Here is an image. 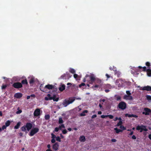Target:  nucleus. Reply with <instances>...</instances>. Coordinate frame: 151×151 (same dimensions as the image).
Listing matches in <instances>:
<instances>
[{
  "mask_svg": "<svg viewBox=\"0 0 151 151\" xmlns=\"http://www.w3.org/2000/svg\"><path fill=\"white\" fill-rule=\"evenodd\" d=\"M40 109L37 108L36 109L34 112V115L35 116H38L40 115Z\"/></svg>",
  "mask_w": 151,
  "mask_h": 151,
  "instance_id": "6",
  "label": "nucleus"
},
{
  "mask_svg": "<svg viewBox=\"0 0 151 151\" xmlns=\"http://www.w3.org/2000/svg\"><path fill=\"white\" fill-rule=\"evenodd\" d=\"M75 100V98H70L68 100H65L63 103V105L66 107L68 105L72 103Z\"/></svg>",
  "mask_w": 151,
  "mask_h": 151,
  "instance_id": "1",
  "label": "nucleus"
},
{
  "mask_svg": "<svg viewBox=\"0 0 151 151\" xmlns=\"http://www.w3.org/2000/svg\"><path fill=\"white\" fill-rule=\"evenodd\" d=\"M39 130V129L37 128H33L31 131L29 135L30 136H32L38 132Z\"/></svg>",
  "mask_w": 151,
  "mask_h": 151,
  "instance_id": "2",
  "label": "nucleus"
},
{
  "mask_svg": "<svg viewBox=\"0 0 151 151\" xmlns=\"http://www.w3.org/2000/svg\"><path fill=\"white\" fill-rule=\"evenodd\" d=\"M51 135L52 136V139H55V138H56V136L53 133L51 134Z\"/></svg>",
  "mask_w": 151,
  "mask_h": 151,
  "instance_id": "39",
  "label": "nucleus"
},
{
  "mask_svg": "<svg viewBox=\"0 0 151 151\" xmlns=\"http://www.w3.org/2000/svg\"><path fill=\"white\" fill-rule=\"evenodd\" d=\"M145 65L146 66H150V63L148 62H147L145 63Z\"/></svg>",
  "mask_w": 151,
  "mask_h": 151,
  "instance_id": "47",
  "label": "nucleus"
},
{
  "mask_svg": "<svg viewBox=\"0 0 151 151\" xmlns=\"http://www.w3.org/2000/svg\"><path fill=\"white\" fill-rule=\"evenodd\" d=\"M46 89L52 90L54 88V86L52 85L48 84L45 86Z\"/></svg>",
  "mask_w": 151,
  "mask_h": 151,
  "instance_id": "8",
  "label": "nucleus"
},
{
  "mask_svg": "<svg viewBox=\"0 0 151 151\" xmlns=\"http://www.w3.org/2000/svg\"><path fill=\"white\" fill-rule=\"evenodd\" d=\"M85 84L84 83H82L81 84H80L79 85V87H81L82 86H84Z\"/></svg>",
  "mask_w": 151,
  "mask_h": 151,
  "instance_id": "48",
  "label": "nucleus"
},
{
  "mask_svg": "<svg viewBox=\"0 0 151 151\" xmlns=\"http://www.w3.org/2000/svg\"><path fill=\"white\" fill-rule=\"evenodd\" d=\"M19 135L20 136L22 137L23 135V133H22V132H20L19 133Z\"/></svg>",
  "mask_w": 151,
  "mask_h": 151,
  "instance_id": "56",
  "label": "nucleus"
},
{
  "mask_svg": "<svg viewBox=\"0 0 151 151\" xmlns=\"http://www.w3.org/2000/svg\"><path fill=\"white\" fill-rule=\"evenodd\" d=\"M12 86L16 88H19L22 87V84L19 82L14 83L13 84Z\"/></svg>",
  "mask_w": 151,
  "mask_h": 151,
  "instance_id": "3",
  "label": "nucleus"
},
{
  "mask_svg": "<svg viewBox=\"0 0 151 151\" xmlns=\"http://www.w3.org/2000/svg\"><path fill=\"white\" fill-rule=\"evenodd\" d=\"M102 113V112L101 111H99L98 112V114H101Z\"/></svg>",
  "mask_w": 151,
  "mask_h": 151,
  "instance_id": "63",
  "label": "nucleus"
},
{
  "mask_svg": "<svg viewBox=\"0 0 151 151\" xmlns=\"http://www.w3.org/2000/svg\"><path fill=\"white\" fill-rule=\"evenodd\" d=\"M107 117H109L110 119H112L113 118V116L112 115H107Z\"/></svg>",
  "mask_w": 151,
  "mask_h": 151,
  "instance_id": "43",
  "label": "nucleus"
},
{
  "mask_svg": "<svg viewBox=\"0 0 151 151\" xmlns=\"http://www.w3.org/2000/svg\"><path fill=\"white\" fill-rule=\"evenodd\" d=\"M22 93H15L14 95V97L17 98L19 99L22 97Z\"/></svg>",
  "mask_w": 151,
  "mask_h": 151,
  "instance_id": "10",
  "label": "nucleus"
},
{
  "mask_svg": "<svg viewBox=\"0 0 151 151\" xmlns=\"http://www.w3.org/2000/svg\"><path fill=\"white\" fill-rule=\"evenodd\" d=\"M59 129L61 130L62 128H65V126L64 124H61L59 126Z\"/></svg>",
  "mask_w": 151,
  "mask_h": 151,
  "instance_id": "31",
  "label": "nucleus"
},
{
  "mask_svg": "<svg viewBox=\"0 0 151 151\" xmlns=\"http://www.w3.org/2000/svg\"><path fill=\"white\" fill-rule=\"evenodd\" d=\"M66 74H64L62 76H60V77L59 78V79H66Z\"/></svg>",
  "mask_w": 151,
  "mask_h": 151,
  "instance_id": "21",
  "label": "nucleus"
},
{
  "mask_svg": "<svg viewBox=\"0 0 151 151\" xmlns=\"http://www.w3.org/2000/svg\"><path fill=\"white\" fill-rule=\"evenodd\" d=\"M147 99L149 101H151V96L149 95H147L146 96Z\"/></svg>",
  "mask_w": 151,
  "mask_h": 151,
  "instance_id": "30",
  "label": "nucleus"
},
{
  "mask_svg": "<svg viewBox=\"0 0 151 151\" xmlns=\"http://www.w3.org/2000/svg\"><path fill=\"white\" fill-rule=\"evenodd\" d=\"M26 128H26V127L25 125H24L21 127V129L22 131L26 132Z\"/></svg>",
  "mask_w": 151,
  "mask_h": 151,
  "instance_id": "23",
  "label": "nucleus"
},
{
  "mask_svg": "<svg viewBox=\"0 0 151 151\" xmlns=\"http://www.w3.org/2000/svg\"><path fill=\"white\" fill-rule=\"evenodd\" d=\"M126 93L127 94V95H131V93H130L129 91H126Z\"/></svg>",
  "mask_w": 151,
  "mask_h": 151,
  "instance_id": "40",
  "label": "nucleus"
},
{
  "mask_svg": "<svg viewBox=\"0 0 151 151\" xmlns=\"http://www.w3.org/2000/svg\"><path fill=\"white\" fill-rule=\"evenodd\" d=\"M119 127L120 128L122 129L123 130H125L126 129V128L125 127H124V126L122 125L120 126Z\"/></svg>",
  "mask_w": 151,
  "mask_h": 151,
  "instance_id": "42",
  "label": "nucleus"
},
{
  "mask_svg": "<svg viewBox=\"0 0 151 151\" xmlns=\"http://www.w3.org/2000/svg\"><path fill=\"white\" fill-rule=\"evenodd\" d=\"M46 151H52L50 149H48Z\"/></svg>",
  "mask_w": 151,
  "mask_h": 151,
  "instance_id": "64",
  "label": "nucleus"
},
{
  "mask_svg": "<svg viewBox=\"0 0 151 151\" xmlns=\"http://www.w3.org/2000/svg\"><path fill=\"white\" fill-rule=\"evenodd\" d=\"M0 116H2V111H0Z\"/></svg>",
  "mask_w": 151,
  "mask_h": 151,
  "instance_id": "61",
  "label": "nucleus"
},
{
  "mask_svg": "<svg viewBox=\"0 0 151 151\" xmlns=\"http://www.w3.org/2000/svg\"><path fill=\"white\" fill-rule=\"evenodd\" d=\"M62 132L63 134H65L67 133L68 132L66 129L62 130Z\"/></svg>",
  "mask_w": 151,
  "mask_h": 151,
  "instance_id": "36",
  "label": "nucleus"
},
{
  "mask_svg": "<svg viewBox=\"0 0 151 151\" xmlns=\"http://www.w3.org/2000/svg\"><path fill=\"white\" fill-rule=\"evenodd\" d=\"M142 90H146L147 91H151V87L149 86H145L143 87Z\"/></svg>",
  "mask_w": 151,
  "mask_h": 151,
  "instance_id": "16",
  "label": "nucleus"
},
{
  "mask_svg": "<svg viewBox=\"0 0 151 151\" xmlns=\"http://www.w3.org/2000/svg\"><path fill=\"white\" fill-rule=\"evenodd\" d=\"M116 140L115 139H111V141L113 142H116Z\"/></svg>",
  "mask_w": 151,
  "mask_h": 151,
  "instance_id": "49",
  "label": "nucleus"
},
{
  "mask_svg": "<svg viewBox=\"0 0 151 151\" xmlns=\"http://www.w3.org/2000/svg\"><path fill=\"white\" fill-rule=\"evenodd\" d=\"M50 147H51L50 145H49V144L48 145H47V148H48L49 149H50Z\"/></svg>",
  "mask_w": 151,
  "mask_h": 151,
  "instance_id": "58",
  "label": "nucleus"
},
{
  "mask_svg": "<svg viewBox=\"0 0 151 151\" xmlns=\"http://www.w3.org/2000/svg\"><path fill=\"white\" fill-rule=\"evenodd\" d=\"M52 98V97L51 96V95L48 94L47 95V97L45 98V99L46 101H48L49 100H52L51 99Z\"/></svg>",
  "mask_w": 151,
  "mask_h": 151,
  "instance_id": "17",
  "label": "nucleus"
},
{
  "mask_svg": "<svg viewBox=\"0 0 151 151\" xmlns=\"http://www.w3.org/2000/svg\"><path fill=\"white\" fill-rule=\"evenodd\" d=\"M118 106L119 108L124 109L126 108V104L124 102H121L119 103Z\"/></svg>",
  "mask_w": 151,
  "mask_h": 151,
  "instance_id": "4",
  "label": "nucleus"
},
{
  "mask_svg": "<svg viewBox=\"0 0 151 151\" xmlns=\"http://www.w3.org/2000/svg\"><path fill=\"white\" fill-rule=\"evenodd\" d=\"M114 129L116 131V133L117 134H118L119 132H122V130L118 129L116 127Z\"/></svg>",
  "mask_w": 151,
  "mask_h": 151,
  "instance_id": "24",
  "label": "nucleus"
},
{
  "mask_svg": "<svg viewBox=\"0 0 151 151\" xmlns=\"http://www.w3.org/2000/svg\"><path fill=\"white\" fill-rule=\"evenodd\" d=\"M50 115L49 114L45 115V118L46 120H48L50 119Z\"/></svg>",
  "mask_w": 151,
  "mask_h": 151,
  "instance_id": "28",
  "label": "nucleus"
},
{
  "mask_svg": "<svg viewBox=\"0 0 151 151\" xmlns=\"http://www.w3.org/2000/svg\"><path fill=\"white\" fill-rule=\"evenodd\" d=\"M51 142L52 143H54L55 142V139H52L51 140Z\"/></svg>",
  "mask_w": 151,
  "mask_h": 151,
  "instance_id": "51",
  "label": "nucleus"
},
{
  "mask_svg": "<svg viewBox=\"0 0 151 151\" xmlns=\"http://www.w3.org/2000/svg\"><path fill=\"white\" fill-rule=\"evenodd\" d=\"M144 110L145 111V115H149L151 112V110L147 108H145Z\"/></svg>",
  "mask_w": 151,
  "mask_h": 151,
  "instance_id": "14",
  "label": "nucleus"
},
{
  "mask_svg": "<svg viewBox=\"0 0 151 151\" xmlns=\"http://www.w3.org/2000/svg\"><path fill=\"white\" fill-rule=\"evenodd\" d=\"M63 121L62 119V118L61 117H60L59 119V121L58 123L60 124H61L63 123Z\"/></svg>",
  "mask_w": 151,
  "mask_h": 151,
  "instance_id": "29",
  "label": "nucleus"
},
{
  "mask_svg": "<svg viewBox=\"0 0 151 151\" xmlns=\"http://www.w3.org/2000/svg\"><path fill=\"white\" fill-rule=\"evenodd\" d=\"M59 145L57 142L55 143L52 146V148L55 151L57 150L58 149Z\"/></svg>",
  "mask_w": 151,
  "mask_h": 151,
  "instance_id": "11",
  "label": "nucleus"
},
{
  "mask_svg": "<svg viewBox=\"0 0 151 151\" xmlns=\"http://www.w3.org/2000/svg\"><path fill=\"white\" fill-rule=\"evenodd\" d=\"M6 126L5 125H3L1 128V130H4L5 129H6Z\"/></svg>",
  "mask_w": 151,
  "mask_h": 151,
  "instance_id": "41",
  "label": "nucleus"
},
{
  "mask_svg": "<svg viewBox=\"0 0 151 151\" xmlns=\"http://www.w3.org/2000/svg\"><path fill=\"white\" fill-rule=\"evenodd\" d=\"M22 112V110H19L18 111H17L16 112V113L17 114H20Z\"/></svg>",
  "mask_w": 151,
  "mask_h": 151,
  "instance_id": "45",
  "label": "nucleus"
},
{
  "mask_svg": "<svg viewBox=\"0 0 151 151\" xmlns=\"http://www.w3.org/2000/svg\"><path fill=\"white\" fill-rule=\"evenodd\" d=\"M25 126L27 131H29L32 128V125L30 123L28 122L26 124Z\"/></svg>",
  "mask_w": 151,
  "mask_h": 151,
  "instance_id": "7",
  "label": "nucleus"
},
{
  "mask_svg": "<svg viewBox=\"0 0 151 151\" xmlns=\"http://www.w3.org/2000/svg\"><path fill=\"white\" fill-rule=\"evenodd\" d=\"M11 123V122L9 120L7 121L6 122H5V125L7 127L9 126Z\"/></svg>",
  "mask_w": 151,
  "mask_h": 151,
  "instance_id": "26",
  "label": "nucleus"
},
{
  "mask_svg": "<svg viewBox=\"0 0 151 151\" xmlns=\"http://www.w3.org/2000/svg\"><path fill=\"white\" fill-rule=\"evenodd\" d=\"M34 82V79L33 78H31L29 80V83L30 84H33Z\"/></svg>",
  "mask_w": 151,
  "mask_h": 151,
  "instance_id": "27",
  "label": "nucleus"
},
{
  "mask_svg": "<svg viewBox=\"0 0 151 151\" xmlns=\"http://www.w3.org/2000/svg\"><path fill=\"white\" fill-rule=\"evenodd\" d=\"M30 98V96H27V99H29Z\"/></svg>",
  "mask_w": 151,
  "mask_h": 151,
  "instance_id": "60",
  "label": "nucleus"
},
{
  "mask_svg": "<svg viewBox=\"0 0 151 151\" xmlns=\"http://www.w3.org/2000/svg\"><path fill=\"white\" fill-rule=\"evenodd\" d=\"M67 129L69 131H71L72 130V129L70 128H68Z\"/></svg>",
  "mask_w": 151,
  "mask_h": 151,
  "instance_id": "59",
  "label": "nucleus"
},
{
  "mask_svg": "<svg viewBox=\"0 0 151 151\" xmlns=\"http://www.w3.org/2000/svg\"><path fill=\"white\" fill-rule=\"evenodd\" d=\"M70 73H74L75 72V70L73 68H70Z\"/></svg>",
  "mask_w": 151,
  "mask_h": 151,
  "instance_id": "35",
  "label": "nucleus"
},
{
  "mask_svg": "<svg viewBox=\"0 0 151 151\" xmlns=\"http://www.w3.org/2000/svg\"><path fill=\"white\" fill-rule=\"evenodd\" d=\"M59 129V128L57 127H56L55 128V131L56 132H58V131Z\"/></svg>",
  "mask_w": 151,
  "mask_h": 151,
  "instance_id": "46",
  "label": "nucleus"
},
{
  "mask_svg": "<svg viewBox=\"0 0 151 151\" xmlns=\"http://www.w3.org/2000/svg\"><path fill=\"white\" fill-rule=\"evenodd\" d=\"M147 75L150 76H151V69H147Z\"/></svg>",
  "mask_w": 151,
  "mask_h": 151,
  "instance_id": "22",
  "label": "nucleus"
},
{
  "mask_svg": "<svg viewBox=\"0 0 151 151\" xmlns=\"http://www.w3.org/2000/svg\"><path fill=\"white\" fill-rule=\"evenodd\" d=\"M132 138L133 139H136V137H135V136L133 135L132 136Z\"/></svg>",
  "mask_w": 151,
  "mask_h": 151,
  "instance_id": "54",
  "label": "nucleus"
},
{
  "mask_svg": "<svg viewBox=\"0 0 151 151\" xmlns=\"http://www.w3.org/2000/svg\"><path fill=\"white\" fill-rule=\"evenodd\" d=\"M65 85L64 84H63L61 86H60V87L59 88V89L60 91H62L65 89Z\"/></svg>",
  "mask_w": 151,
  "mask_h": 151,
  "instance_id": "15",
  "label": "nucleus"
},
{
  "mask_svg": "<svg viewBox=\"0 0 151 151\" xmlns=\"http://www.w3.org/2000/svg\"><path fill=\"white\" fill-rule=\"evenodd\" d=\"M87 77H88L90 78V81H91V82H93L94 81V77L91 76L89 75H87L86 76V78H84L83 79V81L84 82H85V81H86V78H87Z\"/></svg>",
  "mask_w": 151,
  "mask_h": 151,
  "instance_id": "5",
  "label": "nucleus"
},
{
  "mask_svg": "<svg viewBox=\"0 0 151 151\" xmlns=\"http://www.w3.org/2000/svg\"><path fill=\"white\" fill-rule=\"evenodd\" d=\"M107 117V115H102L101 116V117L102 118H105L106 117Z\"/></svg>",
  "mask_w": 151,
  "mask_h": 151,
  "instance_id": "52",
  "label": "nucleus"
},
{
  "mask_svg": "<svg viewBox=\"0 0 151 151\" xmlns=\"http://www.w3.org/2000/svg\"><path fill=\"white\" fill-rule=\"evenodd\" d=\"M142 129L143 130H144L145 131H146L147 130V129L146 128V127L145 126L143 125L142 126Z\"/></svg>",
  "mask_w": 151,
  "mask_h": 151,
  "instance_id": "32",
  "label": "nucleus"
},
{
  "mask_svg": "<svg viewBox=\"0 0 151 151\" xmlns=\"http://www.w3.org/2000/svg\"><path fill=\"white\" fill-rule=\"evenodd\" d=\"M59 98H56V96L55 95H54L53 97H52V98L51 99L52 100H53L54 101H57L59 100Z\"/></svg>",
  "mask_w": 151,
  "mask_h": 151,
  "instance_id": "19",
  "label": "nucleus"
},
{
  "mask_svg": "<svg viewBox=\"0 0 151 151\" xmlns=\"http://www.w3.org/2000/svg\"><path fill=\"white\" fill-rule=\"evenodd\" d=\"M124 99L126 100H132L133 97L131 95H125Z\"/></svg>",
  "mask_w": 151,
  "mask_h": 151,
  "instance_id": "9",
  "label": "nucleus"
},
{
  "mask_svg": "<svg viewBox=\"0 0 151 151\" xmlns=\"http://www.w3.org/2000/svg\"><path fill=\"white\" fill-rule=\"evenodd\" d=\"M21 122H18L17 124V125H15L14 127V129H18L20 127Z\"/></svg>",
  "mask_w": 151,
  "mask_h": 151,
  "instance_id": "18",
  "label": "nucleus"
},
{
  "mask_svg": "<svg viewBox=\"0 0 151 151\" xmlns=\"http://www.w3.org/2000/svg\"><path fill=\"white\" fill-rule=\"evenodd\" d=\"M125 116H128L129 117H131V114H125Z\"/></svg>",
  "mask_w": 151,
  "mask_h": 151,
  "instance_id": "44",
  "label": "nucleus"
},
{
  "mask_svg": "<svg viewBox=\"0 0 151 151\" xmlns=\"http://www.w3.org/2000/svg\"><path fill=\"white\" fill-rule=\"evenodd\" d=\"M122 124V121H120L118 123L116 126H121Z\"/></svg>",
  "mask_w": 151,
  "mask_h": 151,
  "instance_id": "37",
  "label": "nucleus"
},
{
  "mask_svg": "<svg viewBox=\"0 0 151 151\" xmlns=\"http://www.w3.org/2000/svg\"><path fill=\"white\" fill-rule=\"evenodd\" d=\"M56 140L59 142H61V139L60 137L59 136H57L56 137Z\"/></svg>",
  "mask_w": 151,
  "mask_h": 151,
  "instance_id": "34",
  "label": "nucleus"
},
{
  "mask_svg": "<svg viewBox=\"0 0 151 151\" xmlns=\"http://www.w3.org/2000/svg\"><path fill=\"white\" fill-rule=\"evenodd\" d=\"M120 99H121V97L120 96H118L117 97V100H120Z\"/></svg>",
  "mask_w": 151,
  "mask_h": 151,
  "instance_id": "57",
  "label": "nucleus"
},
{
  "mask_svg": "<svg viewBox=\"0 0 151 151\" xmlns=\"http://www.w3.org/2000/svg\"><path fill=\"white\" fill-rule=\"evenodd\" d=\"M78 76V75L77 74H74V77L75 78H77Z\"/></svg>",
  "mask_w": 151,
  "mask_h": 151,
  "instance_id": "53",
  "label": "nucleus"
},
{
  "mask_svg": "<svg viewBox=\"0 0 151 151\" xmlns=\"http://www.w3.org/2000/svg\"><path fill=\"white\" fill-rule=\"evenodd\" d=\"M40 89L41 91L43 92H46L47 91V90L46 89V88H45V87L44 86V85L43 84H42L40 86Z\"/></svg>",
  "mask_w": 151,
  "mask_h": 151,
  "instance_id": "12",
  "label": "nucleus"
},
{
  "mask_svg": "<svg viewBox=\"0 0 151 151\" xmlns=\"http://www.w3.org/2000/svg\"><path fill=\"white\" fill-rule=\"evenodd\" d=\"M142 126H138L137 127V130H139L142 129Z\"/></svg>",
  "mask_w": 151,
  "mask_h": 151,
  "instance_id": "38",
  "label": "nucleus"
},
{
  "mask_svg": "<svg viewBox=\"0 0 151 151\" xmlns=\"http://www.w3.org/2000/svg\"><path fill=\"white\" fill-rule=\"evenodd\" d=\"M79 140L81 142H84L86 140L85 137L84 136H81L79 138Z\"/></svg>",
  "mask_w": 151,
  "mask_h": 151,
  "instance_id": "13",
  "label": "nucleus"
},
{
  "mask_svg": "<svg viewBox=\"0 0 151 151\" xmlns=\"http://www.w3.org/2000/svg\"><path fill=\"white\" fill-rule=\"evenodd\" d=\"M30 96V97L35 98V94H32Z\"/></svg>",
  "mask_w": 151,
  "mask_h": 151,
  "instance_id": "55",
  "label": "nucleus"
},
{
  "mask_svg": "<svg viewBox=\"0 0 151 151\" xmlns=\"http://www.w3.org/2000/svg\"><path fill=\"white\" fill-rule=\"evenodd\" d=\"M148 137L151 140V134L149 135Z\"/></svg>",
  "mask_w": 151,
  "mask_h": 151,
  "instance_id": "62",
  "label": "nucleus"
},
{
  "mask_svg": "<svg viewBox=\"0 0 151 151\" xmlns=\"http://www.w3.org/2000/svg\"><path fill=\"white\" fill-rule=\"evenodd\" d=\"M138 116L135 115L131 114V117H133L137 118V117Z\"/></svg>",
  "mask_w": 151,
  "mask_h": 151,
  "instance_id": "50",
  "label": "nucleus"
},
{
  "mask_svg": "<svg viewBox=\"0 0 151 151\" xmlns=\"http://www.w3.org/2000/svg\"><path fill=\"white\" fill-rule=\"evenodd\" d=\"M21 83L22 84H27L28 82L27 80L26 79H25L22 80Z\"/></svg>",
  "mask_w": 151,
  "mask_h": 151,
  "instance_id": "25",
  "label": "nucleus"
},
{
  "mask_svg": "<svg viewBox=\"0 0 151 151\" xmlns=\"http://www.w3.org/2000/svg\"><path fill=\"white\" fill-rule=\"evenodd\" d=\"M88 112V111L87 110H85L81 113L80 115L81 116H83L86 115V113Z\"/></svg>",
  "mask_w": 151,
  "mask_h": 151,
  "instance_id": "20",
  "label": "nucleus"
},
{
  "mask_svg": "<svg viewBox=\"0 0 151 151\" xmlns=\"http://www.w3.org/2000/svg\"><path fill=\"white\" fill-rule=\"evenodd\" d=\"M7 87V85H6L3 84L1 86V88L2 89H4L6 88Z\"/></svg>",
  "mask_w": 151,
  "mask_h": 151,
  "instance_id": "33",
  "label": "nucleus"
}]
</instances>
